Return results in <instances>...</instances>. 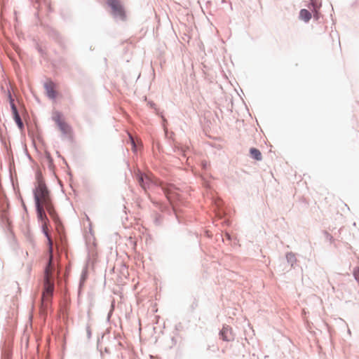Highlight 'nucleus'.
I'll list each match as a JSON object with an SVG mask.
<instances>
[{
  "label": "nucleus",
  "instance_id": "nucleus-1",
  "mask_svg": "<svg viewBox=\"0 0 359 359\" xmlns=\"http://www.w3.org/2000/svg\"><path fill=\"white\" fill-rule=\"evenodd\" d=\"M36 207L38 219L42 223L43 232L48 239V244L49 259L44 271L43 287L41 297L42 306H47L51 299L54 291L55 267L53 264V241L48 231L47 224L48 222V219L45 212V206Z\"/></svg>",
  "mask_w": 359,
  "mask_h": 359
},
{
  "label": "nucleus",
  "instance_id": "nucleus-2",
  "mask_svg": "<svg viewBox=\"0 0 359 359\" xmlns=\"http://www.w3.org/2000/svg\"><path fill=\"white\" fill-rule=\"evenodd\" d=\"M135 175L138 183L144 190L149 188L151 183H154L162 188L166 198L170 203L178 198L179 193L177 189L173 185L164 184L161 182L154 180L151 175L142 173L140 170L135 173Z\"/></svg>",
  "mask_w": 359,
  "mask_h": 359
},
{
  "label": "nucleus",
  "instance_id": "nucleus-3",
  "mask_svg": "<svg viewBox=\"0 0 359 359\" xmlns=\"http://www.w3.org/2000/svg\"><path fill=\"white\" fill-rule=\"evenodd\" d=\"M36 206H45L50 217L56 222L58 220L49 191L43 181H39L34 191Z\"/></svg>",
  "mask_w": 359,
  "mask_h": 359
},
{
  "label": "nucleus",
  "instance_id": "nucleus-4",
  "mask_svg": "<svg viewBox=\"0 0 359 359\" xmlns=\"http://www.w3.org/2000/svg\"><path fill=\"white\" fill-rule=\"evenodd\" d=\"M52 118L57 124L60 130L65 135H69L71 133L70 126L65 121L63 115L61 112L55 111L53 113Z\"/></svg>",
  "mask_w": 359,
  "mask_h": 359
},
{
  "label": "nucleus",
  "instance_id": "nucleus-5",
  "mask_svg": "<svg viewBox=\"0 0 359 359\" xmlns=\"http://www.w3.org/2000/svg\"><path fill=\"white\" fill-rule=\"evenodd\" d=\"M109 6L113 11V14L115 16L119 17L122 20H125L126 13L124 9L118 0H107Z\"/></svg>",
  "mask_w": 359,
  "mask_h": 359
},
{
  "label": "nucleus",
  "instance_id": "nucleus-6",
  "mask_svg": "<svg viewBox=\"0 0 359 359\" xmlns=\"http://www.w3.org/2000/svg\"><path fill=\"white\" fill-rule=\"evenodd\" d=\"M220 335L224 341H230L233 339L232 329L229 326L223 327Z\"/></svg>",
  "mask_w": 359,
  "mask_h": 359
},
{
  "label": "nucleus",
  "instance_id": "nucleus-7",
  "mask_svg": "<svg viewBox=\"0 0 359 359\" xmlns=\"http://www.w3.org/2000/svg\"><path fill=\"white\" fill-rule=\"evenodd\" d=\"M45 88L47 95L50 98H55L57 96V92L55 90V83L52 81H48L45 84Z\"/></svg>",
  "mask_w": 359,
  "mask_h": 359
},
{
  "label": "nucleus",
  "instance_id": "nucleus-8",
  "mask_svg": "<svg viewBox=\"0 0 359 359\" xmlns=\"http://www.w3.org/2000/svg\"><path fill=\"white\" fill-rule=\"evenodd\" d=\"M12 109H13V116H14L15 121L16 122L19 128L22 129L23 128V123L20 118V115L18 112V110L14 104H12Z\"/></svg>",
  "mask_w": 359,
  "mask_h": 359
},
{
  "label": "nucleus",
  "instance_id": "nucleus-9",
  "mask_svg": "<svg viewBox=\"0 0 359 359\" xmlns=\"http://www.w3.org/2000/svg\"><path fill=\"white\" fill-rule=\"evenodd\" d=\"M301 20L308 22L311 18V13L306 9H302L299 13Z\"/></svg>",
  "mask_w": 359,
  "mask_h": 359
},
{
  "label": "nucleus",
  "instance_id": "nucleus-10",
  "mask_svg": "<svg viewBox=\"0 0 359 359\" xmlns=\"http://www.w3.org/2000/svg\"><path fill=\"white\" fill-rule=\"evenodd\" d=\"M250 153L251 156L257 161H261L262 159V156L259 150L256 148H251L250 150Z\"/></svg>",
  "mask_w": 359,
  "mask_h": 359
},
{
  "label": "nucleus",
  "instance_id": "nucleus-11",
  "mask_svg": "<svg viewBox=\"0 0 359 359\" xmlns=\"http://www.w3.org/2000/svg\"><path fill=\"white\" fill-rule=\"evenodd\" d=\"M287 259L288 261L292 262L293 259H294V255L292 253H288L287 255Z\"/></svg>",
  "mask_w": 359,
  "mask_h": 359
},
{
  "label": "nucleus",
  "instance_id": "nucleus-12",
  "mask_svg": "<svg viewBox=\"0 0 359 359\" xmlns=\"http://www.w3.org/2000/svg\"><path fill=\"white\" fill-rule=\"evenodd\" d=\"M325 234L326 238H327V239H329L330 241H332V236H330V235L329 233H327V232H325Z\"/></svg>",
  "mask_w": 359,
  "mask_h": 359
},
{
  "label": "nucleus",
  "instance_id": "nucleus-13",
  "mask_svg": "<svg viewBox=\"0 0 359 359\" xmlns=\"http://www.w3.org/2000/svg\"><path fill=\"white\" fill-rule=\"evenodd\" d=\"M317 6V3L316 2V6ZM315 18H316V20H318L319 19V17H318V12L316 10V15H315Z\"/></svg>",
  "mask_w": 359,
  "mask_h": 359
},
{
  "label": "nucleus",
  "instance_id": "nucleus-14",
  "mask_svg": "<svg viewBox=\"0 0 359 359\" xmlns=\"http://www.w3.org/2000/svg\"><path fill=\"white\" fill-rule=\"evenodd\" d=\"M202 165H203V167L204 168H206V167H207V165H208L207 163H203V164H202Z\"/></svg>",
  "mask_w": 359,
  "mask_h": 359
},
{
  "label": "nucleus",
  "instance_id": "nucleus-15",
  "mask_svg": "<svg viewBox=\"0 0 359 359\" xmlns=\"http://www.w3.org/2000/svg\"><path fill=\"white\" fill-rule=\"evenodd\" d=\"M131 141H132V144L133 145V147L135 148V142H134V140L133 139H131Z\"/></svg>",
  "mask_w": 359,
  "mask_h": 359
},
{
  "label": "nucleus",
  "instance_id": "nucleus-16",
  "mask_svg": "<svg viewBox=\"0 0 359 359\" xmlns=\"http://www.w3.org/2000/svg\"><path fill=\"white\" fill-rule=\"evenodd\" d=\"M348 334H350V335H351V330H350L349 329H348Z\"/></svg>",
  "mask_w": 359,
  "mask_h": 359
}]
</instances>
